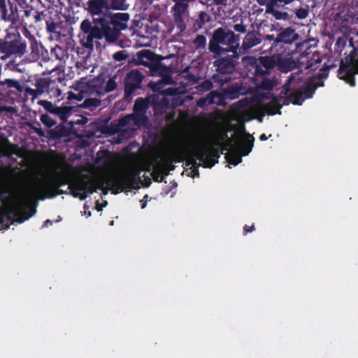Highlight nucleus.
I'll return each instance as SVG.
<instances>
[{
    "label": "nucleus",
    "mask_w": 358,
    "mask_h": 358,
    "mask_svg": "<svg viewBox=\"0 0 358 358\" xmlns=\"http://www.w3.org/2000/svg\"><path fill=\"white\" fill-rule=\"evenodd\" d=\"M254 138L241 131L229 138L225 131L220 130L213 134L209 143L196 141L193 139H182L173 143L154 166L156 171L165 173L174 162L184 159L196 162L203 167H212L220 157L217 148L228 152L226 159L229 164L236 166L241 162L242 156L248 155L253 148ZM196 164V162H195Z\"/></svg>",
    "instance_id": "1"
},
{
    "label": "nucleus",
    "mask_w": 358,
    "mask_h": 358,
    "mask_svg": "<svg viewBox=\"0 0 358 358\" xmlns=\"http://www.w3.org/2000/svg\"><path fill=\"white\" fill-rule=\"evenodd\" d=\"M275 85L273 81L265 79L257 94L252 99H242L234 104L231 110L227 114L226 120L229 124L236 121L238 123L257 119L262 122L265 114L274 115L280 113L282 104L289 102L301 105L303 102L302 92L290 93L287 95L292 87V80L284 85L280 92V98L273 96L268 90Z\"/></svg>",
    "instance_id": "2"
},
{
    "label": "nucleus",
    "mask_w": 358,
    "mask_h": 358,
    "mask_svg": "<svg viewBox=\"0 0 358 358\" xmlns=\"http://www.w3.org/2000/svg\"><path fill=\"white\" fill-rule=\"evenodd\" d=\"M95 166L101 175L102 185L115 193L131 185L140 171V165L136 159L120 166L118 157L105 150L97 152Z\"/></svg>",
    "instance_id": "3"
},
{
    "label": "nucleus",
    "mask_w": 358,
    "mask_h": 358,
    "mask_svg": "<svg viewBox=\"0 0 358 358\" xmlns=\"http://www.w3.org/2000/svg\"><path fill=\"white\" fill-rule=\"evenodd\" d=\"M54 185L53 179L48 173H41L19 194H11L2 201L3 211L18 216L19 222L28 220L36 212L32 203L36 199H43L50 195Z\"/></svg>",
    "instance_id": "4"
},
{
    "label": "nucleus",
    "mask_w": 358,
    "mask_h": 358,
    "mask_svg": "<svg viewBox=\"0 0 358 358\" xmlns=\"http://www.w3.org/2000/svg\"><path fill=\"white\" fill-rule=\"evenodd\" d=\"M238 38L232 31L223 29H217L213 34L210 41L209 48L215 53L220 54L223 51H234L238 45Z\"/></svg>",
    "instance_id": "5"
},
{
    "label": "nucleus",
    "mask_w": 358,
    "mask_h": 358,
    "mask_svg": "<svg viewBox=\"0 0 358 358\" xmlns=\"http://www.w3.org/2000/svg\"><path fill=\"white\" fill-rule=\"evenodd\" d=\"M355 73H358V59H355L352 55H349L342 59L338 70L339 78L353 87L355 85L354 80Z\"/></svg>",
    "instance_id": "6"
},
{
    "label": "nucleus",
    "mask_w": 358,
    "mask_h": 358,
    "mask_svg": "<svg viewBox=\"0 0 358 358\" xmlns=\"http://www.w3.org/2000/svg\"><path fill=\"white\" fill-rule=\"evenodd\" d=\"M70 188L73 196L83 200L88 193H92L96 190L97 185L94 180L86 176L72 182Z\"/></svg>",
    "instance_id": "7"
},
{
    "label": "nucleus",
    "mask_w": 358,
    "mask_h": 358,
    "mask_svg": "<svg viewBox=\"0 0 358 358\" xmlns=\"http://www.w3.org/2000/svg\"><path fill=\"white\" fill-rule=\"evenodd\" d=\"M105 37L109 42H114L117 38V31H110V27L108 25L101 24V27L98 26L92 27L88 35L84 36L86 40V45H92L94 39L101 38Z\"/></svg>",
    "instance_id": "8"
},
{
    "label": "nucleus",
    "mask_w": 358,
    "mask_h": 358,
    "mask_svg": "<svg viewBox=\"0 0 358 358\" xmlns=\"http://www.w3.org/2000/svg\"><path fill=\"white\" fill-rule=\"evenodd\" d=\"M110 19L111 24L114 27L113 29L110 28V31H117L118 36L120 30L124 29L127 27L129 15L127 13H116L111 15Z\"/></svg>",
    "instance_id": "9"
},
{
    "label": "nucleus",
    "mask_w": 358,
    "mask_h": 358,
    "mask_svg": "<svg viewBox=\"0 0 358 358\" xmlns=\"http://www.w3.org/2000/svg\"><path fill=\"white\" fill-rule=\"evenodd\" d=\"M73 88L78 92L79 94L83 96V99L87 95L93 94L94 92L99 93V91L94 87V85H90L85 79H82L80 81L75 84Z\"/></svg>",
    "instance_id": "10"
},
{
    "label": "nucleus",
    "mask_w": 358,
    "mask_h": 358,
    "mask_svg": "<svg viewBox=\"0 0 358 358\" xmlns=\"http://www.w3.org/2000/svg\"><path fill=\"white\" fill-rule=\"evenodd\" d=\"M88 9L94 15L103 14L108 10V5L103 0H90L88 1Z\"/></svg>",
    "instance_id": "11"
},
{
    "label": "nucleus",
    "mask_w": 358,
    "mask_h": 358,
    "mask_svg": "<svg viewBox=\"0 0 358 358\" xmlns=\"http://www.w3.org/2000/svg\"><path fill=\"white\" fill-rule=\"evenodd\" d=\"M176 3L173 8L174 15L177 21L180 20L182 16L185 15L187 8L188 6V2L192 0H173Z\"/></svg>",
    "instance_id": "12"
},
{
    "label": "nucleus",
    "mask_w": 358,
    "mask_h": 358,
    "mask_svg": "<svg viewBox=\"0 0 358 358\" xmlns=\"http://www.w3.org/2000/svg\"><path fill=\"white\" fill-rule=\"evenodd\" d=\"M298 38L297 34H296L293 29L287 28L282 31L278 38H276L277 42H283L286 43H291Z\"/></svg>",
    "instance_id": "13"
},
{
    "label": "nucleus",
    "mask_w": 358,
    "mask_h": 358,
    "mask_svg": "<svg viewBox=\"0 0 358 358\" xmlns=\"http://www.w3.org/2000/svg\"><path fill=\"white\" fill-rule=\"evenodd\" d=\"M141 80V76L137 71H131L127 78V85H132L133 87H137Z\"/></svg>",
    "instance_id": "14"
},
{
    "label": "nucleus",
    "mask_w": 358,
    "mask_h": 358,
    "mask_svg": "<svg viewBox=\"0 0 358 358\" xmlns=\"http://www.w3.org/2000/svg\"><path fill=\"white\" fill-rule=\"evenodd\" d=\"M26 50V45L21 40H15L10 45V50L11 53L23 54Z\"/></svg>",
    "instance_id": "15"
},
{
    "label": "nucleus",
    "mask_w": 358,
    "mask_h": 358,
    "mask_svg": "<svg viewBox=\"0 0 358 358\" xmlns=\"http://www.w3.org/2000/svg\"><path fill=\"white\" fill-rule=\"evenodd\" d=\"M272 3L266 5V13L272 14L277 20H286L287 18V13L275 10Z\"/></svg>",
    "instance_id": "16"
},
{
    "label": "nucleus",
    "mask_w": 358,
    "mask_h": 358,
    "mask_svg": "<svg viewBox=\"0 0 358 358\" xmlns=\"http://www.w3.org/2000/svg\"><path fill=\"white\" fill-rule=\"evenodd\" d=\"M260 64L264 66L265 70H262L260 66H258L257 71L262 73H266L268 70L273 66V62L270 57H264L260 58Z\"/></svg>",
    "instance_id": "17"
},
{
    "label": "nucleus",
    "mask_w": 358,
    "mask_h": 358,
    "mask_svg": "<svg viewBox=\"0 0 358 358\" xmlns=\"http://www.w3.org/2000/svg\"><path fill=\"white\" fill-rule=\"evenodd\" d=\"M258 43L259 41L254 35H247L243 41V45L245 48H249Z\"/></svg>",
    "instance_id": "18"
},
{
    "label": "nucleus",
    "mask_w": 358,
    "mask_h": 358,
    "mask_svg": "<svg viewBox=\"0 0 358 358\" xmlns=\"http://www.w3.org/2000/svg\"><path fill=\"white\" fill-rule=\"evenodd\" d=\"M145 107V103L143 99H138L136 101L134 110L136 113L135 115H141Z\"/></svg>",
    "instance_id": "19"
},
{
    "label": "nucleus",
    "mask_w": 358,
    "mask_h": 358,
    "mask_svg": "<svg viewBox=\"0 0 358 358\" xmlns=\"http://www.w3.org/2000/svg\"><path fill=\"white\" fill-rule=\"evenodd\" d=\"M92 27L91 26V23L88 20H84L80 24V29L83 31V38L84 39V36L88 35L89 32L92 29Z\"/></svg>",
    "instance_id": "20"
},
{
    "label": "nucleus",
    "mask_w": 358,
    "mask_h": 358,
    "mask_svg": "<svg viewBox=\"0 0 358 358\" xmlns=\"http://www.w3.org/2000/svg\"><path fill=\"white\" fill-rule=\"evenodd\" d=\"M295 66V64L290 59L286 60L283 64H281V68L285 72L291 71Z\"/></svg>",
    "instance_id": "21"
},
{
    "label": "nucleus",
    "mask_w": 358,
    "mask_h": 358,
    "mask_svg": "<svg viewBox=\"0 0 358 358\" xmlns=\"http://www.w3.org/2000/svg\"><path fill=\"white\" fill-rule=\"evenodd\" d=\"M116 87V84L113 78H110L108 80L106 87V92H110L113 90Z\"/></svg>",
    "instance_id": "22"
},
{
    "label": "nucleus",
    "mask_w": 358,
    "mask_h": 358,
    "mask_svg": "<svg viewBox=\"0 0 358 358\" xmlns=\"http://www.w3.org/2000/svg\"><path fill=\"white\" fill-rule=\"evenodd\" d=\"M68 98L69 99H76L78 101H81L83 99V96L82 94H75L72 92H69Z\"/></svg>",
    "instance_id": "23"
},
{
    "label": "nucleus",
    "mask_w": 358,
    "mask_h": 358,
    "mask_svg": "<svg viewBox=\"0 0 358 358\" xmlns=\"http://www.w3.org/2000/svg\"><path fill=\"white\" fill-rule=\"evenodd\" d=\"M307 14V11L305 9H299L296 12V16L300 19L305 18Z\"/></svg>",
    "instance_id": "24"
},
{
    "label": "nucleus",
    "mask_w": 358,
    "mask_h": 358,
    "mask_svg": "<svg viewBox=\"0 0 358 358\" xmlns=\"http://www.w3.org/2000/svg\"><path fill=\"white\" fill-rule=\"evenodd\" d=\"M41 120L43 122L47 124L49 126H52L53 123L51 122L50 119L47 115H43L41 117Z\"/></svg>",
    "instance_id": "25"
},
{
    "label": "nucleus",
    "mask_w": 358,
    "mask_h": 358,
    "mask_svg": "<svg viewBox=\"0 0 358 358\" xmlns=\"http://www.w3.org/2000/svg\"><path fill=\"white\" fill-rule=\"evenodd\" d=\"M234 29L236 31H239V32H245V27L241 24H236L234 26Z\"/></svg>",
    "instance_id": "26"
},
{
    "label": "nucleus",
    "mask_w": 358,
    "mask_h": 358,
    "mask_svg": "<svg viewBox=\"0 0 358 358\" xmlns=\"http://www.w3.org/2000/svg\"><path fill=\"white\" fill-rule=\"evenodd\" d=\"M113 57L115 59L118 61L122 60L124 58L122 53L121 52H116L115 54H114Z\"/></svg>",
    "instance_id": "27"
},
{
    "label": "nucleus",
    "mask_w": 358,
    "mask_h": 358,
    "mask_svg": "<svg viewBox=\"0 0 358 358\" xmlns=\"http://www.w3.org/2000/svg\"><path fill=\"white\" fill-rule=\"evenodd\" d=\"M148 196H145L142 200H141V208L143 209L146 206V199Z\"/></svg>",
    "instance_id": "28"
},
{
    "label": "nucleus",
    "mask_w": 358,
    "mask_h": 358,
    "mask_svg": "<svg viewBox=\"0 0 358 358\" xmlns=\"http://www.w3.org/2000/svg\"><path fill=\"white\" fill-rule=\"evenodd\" d=\"M277 3H282V0H269L268 3H272L275 6Z\"/></svg>",
    "instance_id": "29"
},
{
    "label": "nucleus",
    "mask_w": 358,
    "mask_h": 358,
    "mask_svg": "<svg viewBox=\"0 0 358 358\" xmlns=\"http://www.w3.org/2000/svg\"><path fill=\"white\" fill-rule=\"evenodd\" d=\"M253 228H254V226H251L250 228H248V227L246 225L244 227V230L246 231V232H249V231H252L253 230Z\"/></svg>",
    "instance_id": "30"
},
{
    "label": "nucleus",
    "mask_w": 358,
    "mask_h": 358,
    "mask_svg": "<svg viewBox=\"0 0 358 358\" xmlns=\"http://www.w3.org/2000/svg\"><path fill=\"white\" fill-rule=\"evenodd\" d=\"M267 138H267V136H266L265 134H262V135L260 136V140H261V141H265V140H266Z\"/></svg>",
    "instance_id": "31"
},
{
    "label": "nucleus",
    "mask_w": 358,
    "mask_h": 358,
    "mask_svg": "<svg viewBox=\"0 0 358 358\" xmlns=\"http://www.w3.org/2000/svg\"><path fill=\"white\" fill-rule=\"evenodd\" d=\"M192 177H195L196 176H198V171H196L195 169L192 170Z\"/></svg>",
    "instance_id": "32"
},
{
    "label": "nucleus",
    "mask_w": 358,
    "mask_h": 358,
    "mask_svg": "<svg viewBox=\"0 0 358 358\" xmlns=\"http://www.w3.org/2000/svg\"><path fill=\"white\" fill-rule=\"evenodd\" d=\"M294 0H282V3H285V4H289L291 2H292Z\"/></svg>",
    "instance_id": "33"
},
{
    "label": "nucleus",
    "mask_w": 358,
    "mask_h": 358,
    "mask_svg": "<svg viewBox=\"0 0 358 358\" xmlns=\"http://www.w3.org/2000/svg\"><path fill=\"white\" fill-rule=\"evenodd\" d=\"M96 208L98 211H100L102 210L103 206H100L99 203H96Z\"/></svg>",
    "instance_id": "34"
},
{
    "label": "nucleus",
    "mask_w": 358,
    "mask_h": 358,
    "mask_svg": "<svg viewBox=\"0 0 358 358\" xmlns=\"http://www.w3.org/2000/svg\"><path fill=\"white\" fill-rule=\"evenodd\" d=\"M51 224V222H50V220H47L44 222V224H43V227H47V226H48V224Z\"/></svg>",
    "instance_id": "35"
},
{
    "label": "nucleus",
    "mask_w": 358,
    "mask_h": 358,
    "mask_svg": "<svg viewBox=\"0 0 358 358\" xmlns=\"http://www.w3.org/2000/svg\"><path fill=\"white\" fill-rule=\"evenodd\" d=\"M133 117H134V115H132V116H128V117H127L125 118V120H125L126 122H129V121L131 119H132Z\"/></svg>",
    "instance_id": "36"
},
{
    "label": "nucleus",
    "mask_w": 358,
    "mask_h": 358,
    "mask_svg": "<svg viewBox=\"0 0 358 358\" xmlns=\"http://www.w3.org/2000/svg\"><path fill=\"white\" fill-rule=\"evenodd\" d=\"M236 92L238 94H244L245 93V92H243L241 88L237 90Z\"/></svg>",
    "instance_id": "37"
},
{
    "label": "nucleus",
    "mask_w": 358,
    "mask_h": 358,
    "mask_svg": "<svg viewBox=\"0 0 358 358\" xmlns=\"http://www.w3.org/2000/svg\"><path fill=\"white\" fill-rule=\"evenodd\" d=\"M198 40H200L201 42H204V41H205L204 38L202 36L199 37Z\"/></svg>",
    "instance_id": "38"
},
{
    "label": "nucleus",
    "mask_w": 358,
    "mask_h": 358,
    "mask_svg": "<svg viewBox=\"0 0 358 358\" xmlns=\"http://www.w3.org/2000/svg\"><path fill=\"white\" fill-rule=\"evenodd\" d=\"M267 38L269 39H273V36H267Z\"/></svg>",
    "instance_id": "39"
},
{
    "label": "nucleus",
    "mask_w": 358,
    "mask_h": 358,
    "mask_svg": "<svg viewBox=\"0 0 358 358\" xmlns=\"http://www.w3.org/2000/svg\"><path fill=\"white\" fill-rule=\"evenodd\" d=\"M8 83H13V81L12 80H8Z\"/></svg>",
    "instance_id": "40"
},
{
    "label": "nucleus",
    "mask_w": 358,
    "mask_h": 358,
    "mask_svg": "<svg viewBox=\"0 0 358 358\" xmlns=\"http://www.w3.org/2000/svg\"><path fill=\"white\" fill-rule=\"evenodd\" d=\"M88 215V216H90V215H91L90 212H89V213H88V215Z\"/></svg>",
    "instance_id": "41"
},
{
    "label": "nucleus",
    "mask_w": 358,
    "mask_h": 358,
    "mask_svg": "<svg viewBox=\"0 0 358 358\" xmlns=\"http://www.w3.org/2000/svg\"><path fill=\"white\" fill-rule=\"evenodd\" d=\"M357 20H358V17H357Z\"/></svg>",
    "instance_id": "42"
}]
</instances>
